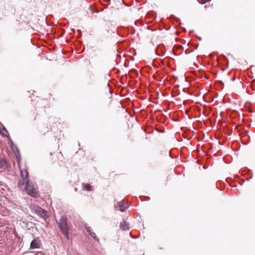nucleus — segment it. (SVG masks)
I'll return each instance as SVG.
<instances>
[{
  "label": "nucleus",
  "instance_id": "f257e3e1",
  "mask_svg": "<svg viewBox=\"0 0 255 255\" xmlns=\"http://www.w3.org/2000/svg\"><path fill=\"white\" fill-rule=\"evenodd\" d=\"M56 223L60 232L69 230L71 225L70 221L65 215L61 216L59 220H56Z\"/></svg>",
  "mask_w": 255,
  "mask_h": 255
},
{
  "label": "nucleus",
  "instance_id": "f03ea898",
  "mask_svg": "<svg viewBox=\"0 0 255 255\" xmlns=\"http://www.w3.org/2000/svg\"><path fill=\"white\" fill-rule=\"evenodd\" d=\"M25 190L26 192L31 197L36 198L38 196V194L34 188L33 186L30 184L29 182L28 183H27L26 185H25Z\"/></svg>",
  "mask_w": 255,
  "mask_h": 255
},
{
  "label": "nucleus",
  "instance_id": "7ed1b4c3",
  "mask_svg": "<svg viewBox=\"0 0 255 255\" xmlns=\"http://www.w3.org/2000/svg\"><path fill=\"white\" fill-rule=\"evenodd\" d=\"M21 176L22 179L19 180L18 185H26V183H28L29 180L28 178V173L27 171H25L24 172L21 171Z\"/></svg>",
  "mask_w": 255,
  "mask_h": 255
},
{
  "label": "nucleus",
  "instance_id": "20e7f679",
  "mask_svg": "<svg viewBox=\"0 0 255 255\" xmlns=\"http://www.w3.org/2000/svg\"><path fill=\"white\" fill-rule=\"evenodd\" d=\"M41 242L38 238H34L31 242L30 245V249L34 250L40 248Z\"/></svg>",
  "mask_w": 255,
  "mask_h": 255
},
{
  "label": "nucleus",
  "instance_id": "39448f33",
  "mask_svg": "<svg viewBox=\"0 0 255 255\" xmlns=\"http://www.w3.org/2000/svg\"><path fill=\"white\" fill-rule=\"evenodd\" d=\"M35 211L37 214L40 215L41 217L44 218V219H47L48 218V216L47 214V212L40 207L37 206L36 207Z\"/></svg>",
  "mask_w": 255,
  "mask_h": 255
},
{
  "label": "nucleus",
  "instance_id": "423d86ee",
  "mask_svg": "<svg viewBox=\"0 0 255 255\" xmlns=\"http://www.w3.org/2000/svg\"><path fill=\"white\" fill-rule=\"evenodd\" d=\"M155 52L157 55L162 56L165 53L164 46L163 44L158 45L156 49Z\"/></svg>",
  "mask_w": 255,
  "mask_h": 255
},
{
  "label": "nucleus",
  "instance_id": "0eeeda50",
  "mask_svg": "<svg viewBox=\"0 0 255 255\" xmlns=\"http://www.w3.org/2000/svg\"><path fill=\"white\" fill-rule=\"evenodd\" d=\"M10 166V164L8 163V162L3 158H0V169H6Z\"/></svg>",
  "mask_w": 255,
  "mask_h": 255
},
{
  "label": "nucleus",
  "instance_id": "6e6552de",
  "mask_svg": "<svg viewBox=\"0 0 255 255\" xmlns=\"http://www.w3.org/2000/svg\"><path fill=\"white\" fill-rule=\"evenodd\" d=\"M120 227L123 230H127L129 229V223L126 221H124L123 222H121L120 223Z\"/></svg>",
  "mask_w": 255,
  "mask_h": 255
},
{
  "label": "nucleus",
  "instance_id": "1a4fd4ad",
  "mask_svg": "<svg viewBox=\"0 0 255 255\" xmlns=\"http://www.w3.org/2000/svg\"><path fill=\"white\" fill-rule=\"evenodd\" d=\"M119 207L120 211L122 212L124 211L127 208L126 207H125V203L123 202V201H121V204L119 205Z\"/></svg>",
  "mask_w": 255,
  "mask_h": 255
},
{
  "label": "nucleus",
  "instance_id": "9d476101",
  "mask_svg": "<svg viewBox=\"0 0 255 255\" xmlns=\"http://www.w3.org/2000/svg\"><path fill=\"white\" fill-rule=\"evenodd\" d=\"M61 233L66 238L67 240H69V230L61 232Z\"/></svg>",
  "mask_w": 255,
  "mask_h": 255
},
{
  "label": "nucleus",
  "instance_id": "9b49d317",
  "mask_svg": "<svg viewBox=\"0 0 255 255\" xmlns=\"http://www.w3.org/2000/svg\"><path fill=\"white\" fill-rule=\"evenodd\" d=\"M90 235L91 236V237H92L96 241H99V238L97 237L96 234L94 232H93Z\"/></svg>",
  "mask_w": 255,
  "mask_h": 255
},
{
  "label": "nucleus",
  "instance_id": "f8f14e48",
  "mask_svg": "<svg viewBox=\"0 0 255 255\" xmlns=\"http://www.w3.org/2000/svg\"><path fill=\"white\" fill-rule=\"evenodd\" d=\"M84 188L85 189V190H86L87 191H91V188H92V186H91L90 184H85L84 185Z\"/></svg>",
  "mask_w": 255,
  "mask_h": 255
},
{
  "label": "nucleus",
  "instance_id": "ddd939ff",
  "mask_svg": "<svg viewBox=\"0 0 255 255\" xmlns=\"http://www.w3.org/2000/svg\"><path fill=\"white\" fill-rule=\"evenodd\" d=\"M176 51L178 50H180L181 49V52H180V54H182L183 52V49H182V47L181 46V45H178L177 44H176Z\"/></svg>",
  "mask_w": 255,
  "mask_h": 255
},
{
  "label": "nucleus",
  "instance_id": "4468645a",
  "mask_svg": "<svg viewBox=\"0 0 255 255\" xmlns=\"http://www.w3.org/2000/svg\"><path fill=\"white\" fill-rule=\"evenodd\" d=\"M182 162V160L180 158H179L178 156L176 155V163L180 165Z\"/></svg>",
  "mask_w": 255,
  "mask_h": 255
},
{
  "label": "nucleus",
  "instance_id": "2eb2a0df",
  "mask_svg": "<svg viewBox=\"0 0 255 255\" xmlns=\"http://www.w3.org/2000/svg\"><path fill=\"white\" fill-rule=\"evenodd\" d=\"M86 229L87 231L90 234L91 233H92V229L90 227H86Z\"/></svg>",
  "mask_w": 255,
  "mask_h": 255
},
{
  "label": "nucleus",
  "instance_id": "dca6fc26",
  "mask_svg": "<svg viewBox=\"0 0 255 255\" xmlns=\"http://www.w3.org/2000/svg\"><path fill=\"white\" fill-rule=\"evenodd\" d=\"M199 3L201 4H205L207 1H209L210 0H197Z\"/></svg>",
  "mask_w": 255,
  "mask_h": 255
},
{
  "label": "nucleus",
  "instance_id": "f3484780",
  "mask_svg": "<svg viewBox=\"0 0 255 255\" xmlns=\"http://www.w3.org/2000/svg\"><path fill=\"white\" fill-rule=\"evenodd\" d=\"M1 126H2V130L8 134V131L6 130V128H5V127L3 125H1Z\"/></svg>",
  "mask_w": 255,
  "mask_h": 255
},
{
  "label": "nucleus",
  "instance_id": "a211bd4d",
  "mask_svg": "<svg viewBox=\"0 0 255 255\" xmlns=\"http://www.w3.org/2000/svg\"><path fill=\"white\" fill-rule=\"evenodd\" d=\"M172 150H171L169 151V155H170V157H171V158H175V157H174V156H173V155H172Z\"/></svg>",
  "mask_w": 255,
  "mask_h": 255
},
{
  "label": "nucleus",
  "instance_id": "6ab92c4d",
  "mask_svg": "<svg viewBox=\"0 0 255 255\" xmlns=\"http://www.w3.org/2000/svg\"><path fill=\"white\" fill-rule=\"evenodd\" d=\"M0 185L2 186L5 187L7 186V185L5 183H3L1 181H0Z\"/></svg>",
  "mask_w": 255,
  "mask_h": 255
},
{
  "label": "nucleus",
  "instance_id": "aec40b11",
  "mask_svg": "<svg viewBox=\"0 0 255 255\" xmlns=\"http://www.w3.org/2000/svg\"><path fill=\"white\" fill-rule=\"evenodd\" d=\"M173 53L175 55V45L173 47Z\"/></svg>",
  "mask_w": 255,
  "mask_h": 255
},
{
  "label": "nucleus",
  "instance_id": "412c9836",
  "mask_svg": "<svg viewBox=\"0 0 255 255\" xmlns=\"http://www.w3.org/2000/svg\"><path fill=\"white\" fill-rule=\"evenodd\" d=\"M0 134L3 136L5 137H7V136L6 135L4 134L2 132H0Z\"/></svg>",
  "mask_w": 255,
  "mask_h": 255
},
{
  "label": "nucleus",
  "instance_id": "4be33fe9",
  "mask_svg": "<svg viewBox=\"0 0 255 255\" xmlns=\"http://www.w3.org/2000/svg\"><path fill=\"white\" fill-rule=\"evenodd\" d=\"M134 32H135V30L134 29H132V31L130 33L131 34H133V33H134Z\"/></svg>",
  "mask_w": 255,
  "mask_h": 255
},
{
  "label": "nucleus",
  "instance_id": "5701e85b",
  "mask_svg": "<svg viewBox=\"0 0 255 255\" xmlns=\"http://www.w3.org/2000/svg\"><path fill=\"white\" fill-rule=\"evenodd\" d=\"M16 149L18 153H19V150H18V148L17 147H16Z\"/></svg>",
  "mask_w": 255,
  "mask_h": 255
},
{
  "label": "nucleus",
  "instance_id": "b1692460",
  "mask_svg": "<svg viewBox=\"0 0 255 255\" xmlns=\"http://www.w3.org/2000/svg\"><path fill=\"white\" fill-rule=\"evenodd\" d=\"M172 119H173V121H175V119L173 117L172 118Z\"/></svg>",
  "mask_w": 255,
  "mask_h": 255
},
{
  "label": "nucleus",
  "instance_id": "393cba45",
  "mask_svg": "<svg viewBox=\"0 0 255 255\" xmlns=\"http://www.w3.org/2000/svg\"><path fill=\"white\" fill-rule=\"evenodd\" d=\"M235 80V78H233L232 79V81H234Z\"/></svg>",
  "mask_w": 255,
  "mask_h": 255
},
{
  "label": "nucleus",
  "instance_id": "a878e982",
  "mask_svg": "<svg viewBox=\"0 0 255 255\" xmlns=\"http://www.w3.org/2000/svg\"><path fill=\"white\" fill-rule=\"evenodd\" d=\"M10 142H11V143L12 144H13V142H12V141L11 140H10Z\"/></svg>",
  "mask_w": 255,
  "mask_h": 255
},
{
  "label": "nucleus",
  "instance_id": "bb28decb",
  "mask_svg": "<svg viewBox=\"0 0 255 255\" xmlns=\"http://www.w3.org/2000/svg\"><path fill=\"white\" fill-rule=\"evenodd\" d=\"M178 95H179V94L176 92V96H177Z\"/></svg>",
  "mask_w": 255,
  "mask_h": 255
}]
</instances>
